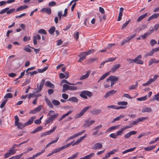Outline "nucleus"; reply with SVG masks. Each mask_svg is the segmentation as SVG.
Segmentation results:
<instances>
[{
    "instance_id": "obj_1",
    "label": "nucleus",
    "mask_w": 159,
    "mask_h": 159,
    "mask_svg": "<svg viewBox=\"0 0 159 159\" xmlns=\"http://www.w3.org/2000/svg\"><path fill=\"white\" fill-rule=\"evenodd\" d=\"M120 66V64H116L114 65L111 68L110 71L106 73L101 77L98 81V82H99L100 81L104 79L107 76L109 75H110V71L114 73L115 72L116 70Z\"/></svg>"
},
{
    "instance_id": "obj_2",
    "label": "nucleus",
    "mask_w": 159,
    "mask_h": 159,
    "mask_svg": "<svg viewBox=\"0 0 159 159\" xmlns=\"http://www.w3.org/2000/svg\"><path fill=\"white\" fill-rule=\"evenodd\" d=\"M15 125L17 126L19 129H22L25 126L24 124H22L19 122V119L17 116H15Z\"/></svg>"
},
{
    "instance_id": "obj_3",
    "label": "nucleus",
    "mask_w": 159,
    "mask_h": 159,
    "mask_svg": "<svg viewBox=\"0 0 159 159\" xmlns=\"http://www.w3.org/2000/svg\"><path fill=\"white\" fill-rule=\"evenodd\" d=\"M80 95L82 98L87 99L88 98L87 96L89 97H91L92 96V93L89 91L84 90L82 91L80 93Z\"/></svg>"
},
{
    "instance_id": "obj_4",
    "label": "nucleus",
    "mask_w": 159,
    "mask_h": 159,
    "mask_svg": "<svg viewBox=\"0 0 159 159\" xmlns=\"http://www.w3.org/2000/svg\"><path fill=\"white\" fill-rule=\"evenodd\" d=\"M90 107L87 106L85 107L79 113L77 114L75 117L76 118H78L82 116L88 110L89 108Z\"/></svg>"
},
{
    "instance_id": "obj_5",
    "label": "nucleus",
    "mask_w": 159,
    "mask_h": 159,
    "mask_svg": "<svg viewBox=\"0 0 159 159\" xmlns=\"http://www.w3.org/2000/svg\"><path fill=\"white\" fill-rule=\"evenodd\" d=\"M142 58V56L141 55H139L138 56L134 59V63L136 64H140L142 65L143 64V61L141 59Z\"/></svg>"
},
{
    "instance_id": "obj_6",
    "label": "nucleus",
    "mask_w": 159,
    "mask_h": 159,
    "mask_svg": "<svg viewBox=\"0 0 159 159\" xmlns=\"http://www.w3.org/2000/svg\"><path fill=\"white\" fill-rule=\"evenodd\" d=\"M57 128L56 126H54L52 128V129L50 130L49 131H48L47 132L43 133L42 134L40 135V136L41 137H42L43 136H46L47 135H49L50 134L54 132L55 129H56Z\"/></svg>"
},
{
    "instance_id": "obj_7",
    "label": "nucleus",
    "mask_w": 159,
    "mask_h": 159,
    "mask_svg": "<svg viewBox=\"0 0 159 159\" xmlns=\"http://www.w3.org/2000/svg\"><path fill=\"white\" fill-rule=\"evenodd\" d=\"M45 82V80L43 79L40 83V84L39 87V84L38 83L37 84V87L38 89L37 91V92L39 93L41 90L42 88H43V86Z\"/></svg>"
},
{
    "instance_id": "obj_8",
    "label": "nucleus",
    "mask_w": 159,
    "mask_h": 159,
    "mask_svg": "<svg viewBox=\"0 0 159 159\" xmlns=\"http://www.w3.org/2000/svg\"><path fill=\"white\" fill-rule=\"evenodd\" d=\"M40 11L43 12H45L49 15L51 13V9L49 7L43 8Z\"/></svg>"
},
{
    "instance_id": "obj_9",
    "label": "nucleus",
    "mask_w": 159,
    "mask_h": 159,
    "mask_svg": "<svg viewBox=\"0 0 159 159\" xmlns=\"http://www.w3.org/2000/svg\"><path fill=\"white\" fill-rule=\"evenodd\" d=\"M87 136V134H85L84 136L80 137V139H77L76 141L72 144V146L77 145L80 143L82 140H83Z\"/></svg>"
},
{
    "instance_id": "obj_10",
    "label": "nucleus",
    "mask_w": 159,
    "mask_h": 159,
    "mask_svg": "<svg viewBox=\"0 0 159 159\" xmlns=\"http://www.w3.org/2000/svg\"><path fill=\"white\" fill-rule=\"evenodd\" d=\"M116 90H112L107 92L105 95L104 97L105 98H107L109 96H112L116 92Z\"/></svg>"
},
{
    "instance_id": "obj_11",
    "label": "nucleus",
    "mask_w": 159,
    "mask_h": 159,
    "mask_svg": "<svg viewBox=\"0 0 159 159\" xmlns=\"http://www.w3.org/2000/svg\"><path fill=\"white\" fill-rule=\"evenodd\" d=\"M118 80V78L116 76L111 75L108 78L107 80V81L108 82V81L110 80L111 81H116Z\"/></svg>"
},
{
    "instance_id": "obj_12",
    "label": "nucleus",
    "mask_w": 159,
    "mask_h": 159,
    "mask_svg": "<svg viewBox=\"0 0 159 159\" xmlns=\"http://www.w3.org/2000/svg\"><path fill=\"white\" fill-rule=\"evenodd\" d=\"M102 112L101 110L99 109H94L90 111V113L94 115H97Z\"/></svg>"
},
{
    "instance_id": "obj_13",
    "label": "nucleus",
    "mask_w": 159,
    "mask_h": 159,
    "mask_svg": "<svg viewBox=\"0 0 159 159\" xmlns=\"http://www.w3.org/2000/svg\"><path fill=\"white\" fill-rule=\"evenodd\" d=\"M102 145L100 143H96L94 144L92 148L93 149L96 150L97 149H100L102 147Z\"/></svg>"
},
{
    "instance_id": "obj_14",
    "label": "nucleus",
    "mask_w": 159,
    "mask_h": 159,
    "mask_svg": "<svg viewBox=\"0 0 159 159\" xmlns=\"http://www.w3.org/2000/svg\"><path fill=\"white\" fill-rule=\"evenodd\" d=\"M142 112H151L152 111V110L150 107H143L142 110Z\"/></svg>"
},
{
    "instance_id": "obj_15",
    "label": "nucleus",
    "mask_w": 159,
    "mask_h": 159,
    "mask_svg": "<svg viewBox=\"0 0 159 159\" xmlns=\"http://www.w3.org/2000/svg\"><path fill=\"white\" fill-rule=\"evenodd\" d=\"M90 73V70L87 71L85 75H84L80 77V78L79 79V80H82L88 78L89 77Z\"/></svg>"
},
{
    "instance_id": "obj_16",
    "label": "nucleus",
    "mask_w": 159,
    "mask_h": 159,
    "mask_svg": "<svg viewBox=\"0 0 159 159\" xmlns=\"http://www.w3.org/2000/svg\"><path fill=\"white\" fill-rule=\"evenodd\" d=\"M36 118L35 116L31 117L27 122L24 123V125L25 126L30 125L33 122L34 119Z\"/></svg>"
},
{
    "instance_id": "obj_17",
    "label": "nucleus",
    "mask_w": 159,
    "mask_h": 159,
    "mask_svg": "<svg viewBox=\"0 0 159 159\" xmlns=\"http://www.w3.org/2000/svg\"><path fill=\"white\" fill-rule=\"evenodd\" d=\"M36 118L35 116L31 117L27 122L24 123V125L25 126L30 125L33 122L34 119Z\"/></svg>"
},
{
    "instance_id": "obj_18",
    "label": "nucleus",
    "mask_w": 159,
    "mask_h": 159,
    "mask_svg": "<svg viewBox=\"0 0 159 159\" xmlns=\"http://www.w3.org/2000/svg\"><path fill=\"white\" fill-rule=\"evenodd\" d=\"M159 16V13H154L152 16L149 17L148 19V21H149L151 20L154 18L157 19Z\"/></svg>"
},
{
    "instance_id": "obj_19",
    "label": "nucleus",
    "mask_w": 159,
    "mask_h": 159,
    "mask_svg": "<svg viewBox=\"0 0 159 159\" xmlns=\"http://www.w3.org/2000/svg\"><path fill=\"white\" fill-rule=\"evenodd\" d=\"M83 53L81 52L78 55V57H80V58L78 60L79 62H81L86 58V56L85 55H83Z\"/></svg>"
},
{
    "instance_id": "obj_20",
    "label": "nucleus",
    "mask_w": 159,
    "mask_h": 159,
    "mask_svg": "<svg viewBox=\"0 0 159 159\" xmlns=\"http://www.w3.org/2000/svg\"><path fill=\"white\" fill-rule=\"evenodd\" d=\"M45 85L46 86L52 88H54L55 87L54 85L49 81L46 82Z\"/></svg>"
},
{
    "instance_id": "obj_21",
    "label": "nucleus",
    "mask_w": 159,
    "mask_h": 159,
    "mask_svg": "<svg viewBox=\"0 0 159 159\" xmlns=\"http://www.w3.org/2000/svg\"><path fill=\"white\" fill-rule=\"evenodd\" d=\"M65 149V148L64 146L61 147L57 148H56L55 149L53 150V152L54 154L55 153H57V152H58L60 151H61Z\"/></svg>"
},
{
    "instance_id": "obj_22",
    "label": "nucleus",
    "mask_w": 159,
    "mask_h": 159,
    "mask_svg": "<svg viewBox=\"0 0 159 159\" xmlns=\"http://www.w3.org/2000/svg\"><path fill=\"white\" fill-rule=\"evenodd\" d=\"M69 85H68L66 84H64L63 85V89L62 90V92H65L66 91L69 90Z\"/></svg>"
},
{
    "instance_id": "obj_23",
    "label": "nucleus",
    "mask_w": 159,
    "mask_h": 159,
    "mask_svg": "<svg viewBox=\"0 0 159 159\" xmlns=\"http://www.w3.org/2000/svg\"><path fill=\"white\" fill-rule=\"evenodd\" d=\"M68 101L72 102H77L78 100L76 97H73L69 98Z\"/></svg>"
},
{
    "instance_id": "obj_24",
    "label": "nucleus",
    "mask_w": 159,
    "mask_h": 159,
    "mask_svg": "<svg viewBox=\"0 0 159 159\" xmlns=\"http://www.w3.org/2000/svg\"><path fill=\"white\" fill-rule=\"evenodd\" d=\"M94 154V153H90L89 155H86L83 158H81L80 159H90L92 157Z\"/></svg>"
},
{
    "instance_id": "obj_25",
    "label": "nucleus",
    "mask_w": 159,
    "mask_h": 159,
    "mask_svg": "<svg viewBox=\"0 0 159 159\" xmlns=\"http://www.w3.org/2000/svg\"><path fill=\"white\" fill-rule=\"evenodd\" d=\"M28 7V6L27 5H24L22 6H21L16 9V11H22L25 9L27 8Z\"/></svg>"
},
{
    "instance_id": "obj_26",
    "label": "nucleus",
    "mask_w": 159,
    "mask_h": 159,
    "mask_svg": "<svg viewBox=\"0 0 159 159\" xmlns=\"http://www.w3.org/2000/svg\"><path fill=\"white\" fill-rule=\"evenodd\" d=\"M119 125H117L115 126H112L108 129L107 130V132H109L112 130H114L116 129V128H119Z\"/></svg>"
},
{
    "instance_id": "obj_27",
    "label": "nucleus",
    "mask_w": 159,
    "mask_h": 159,
    "mask_svg": "<svg viewBox=\"0 0 159 159\" xmlns=\"http://www.w3.org/2000/svg\"><path fill=\"white\" fill-rule=\"evenodd\" d=\"M159 62V60H157L155 59H151L149 62V65H151L153 63Z\"/></svg>"
},
{
    "instance_id": "obj_28",
    "label": "nucleus",
    "mask_w": 159,
    "mask_h": 159,
    "mask_svg": "<svg viewBox=\"0 0 159 159\" xmlns=\"http://www.w3.org/2000/svg\"><path fill=\"white\" fill-rule=\"evenodd\" d=\"M55 27L54 26H52L49 29V32L51 34H53L55 31Z\"/></svg>"
},
{
    "instance_id": "obj_29",
    "label": "nucleus",
    "mask_w": 159,
    "mask_h": 159,
    "mask_svg": "<svg viewBox=\"0 0 159 159\" xmlns=\"http://www.w3.org/2000/svg\"><path fill=\"white\" fill-rule=\"evenodd\" d=\"M147 13L140 16L138 19L137 21L139 22L147 16Z\"/></svg>"
},
{
    "instance_id": "obj_30",
    "label": "nucleus",
    "mask_w": 159,
    "mask_h": 159,
    "mask_svg": "<svg viewBox=\"0 0 159 159\" xmlns=\"http://www.w3.org/2000/svg\"><path fill=\"white\" fill-rule=\"evenodd\" d=\"M138 82H136L135 85H132L130 86L129 88V90H132L135 89L138 86Z\"/></svg>"
},
{
    "instance_id": "obj_31",
    "label": "nucleus",
    "mask_w": 159,
    "mask_h": 159,
    "mask_svg": "<svg viewBox=\"0 0 159 159\" xmlns=\"http://www.w3.org/2000/svg\"><path fill=\"white\" fill-rule=\"evenodd\" d=\"M52 102L53 104L55 106L59 105L60 104V103L59 101L55 99L52 100Z\"/></svg>"
},
{
    "instance_id": "obj_32",
    "label": "nucleus",
    "mask_w": 159,
    "mask_h": 159,
    "mask_svg": "<svg viewBox=\"0 0 159 159\" xmlns=\"http://www.w3.org/2000/svg\"><path fill=\"white\" fill-rule=\"evenodd\" d=\"M29 71H27L26 70V75H28L29 74H30V76H31L32 75H33L35 74H36L38 73V72L36 71H34L32 72H29Z\"/></svg>"
},
{
    "instance_id": "obj_33",
    "label": "nucleus",
    "mask_w": 159,
    "mask_h": 159,
    "mask_svg": "<svg viewBox=\"0 0 159 159\" xmlns=\"http://www.w3.org/2000/svg\"><path fill=\"white\" fill-rule=\"evenodd\" d=\"M45 102L48 104V105L50 107L52 108L53 106L51 103V102L47 98H46L45 99Z\"/></svg>"
},
{
    "instance_id": "obj_34",
    "label": "nucleus",
    "mask_w": 159,
    "mask_h": 159,
    "mask_svg": "<svg viewBox=\"0 0 159 159\" xmlns=\"http://www.w3.org/2000/svg\"><path fill=\"white\" fill-rule=\"evenodd\" d=\"M156 146H150L147 147H145L144 148V150L147 151H148L153 149L155 148Z\"/></svg>"
},
{
    "instance_id": "obj_35",
    "label": "nucleus",
    "mask_w": 159,
    "mask_h": 159,
    "mask_svg": "<svg viewBox=\"0 0 159 159\" xmlns=\"http://www.w3.org/2000/svg\"><path fill=\"white\" fill-rule=\"evenodd\" d=\"M147 99V96L146 95L141 98H137V100L138 101H143L146 100Z\"/></svg>"
},
{
    "instance_id": "obj_36",
    "label": "nucleus",
    "mask_w": 159,
    "mask_h": 159,
    "mask_svg": "<svg viewBox=\"0 0 159 159\" xmlns=\"http://www.w3.org/2000/svg\"><path fill=\"white\" fill-rule=\"evenodd\" d=\"M48 66H46L45 68H43L42 69H38V72L39 73H43L48 68Z\"/></svg>"
},
{
    "instance_id": "obj_37",
    "label": "nucleus",
    "mask_w": 159,
    "mask_h": 159,
    "mask_svg": "<svg viewBox=\"0 0 159 159\" xmlns=\"http://www.w3.org/2000/svg\"><path fill=\"white\" fill-rule=\"evenodd\" d=\"M94 50L93 49L90 50L87 52H83V55H85L86 56L89 54H90L92 53Z\"/></svg>"
},
{
    "instance_id": "obj_38",
    "label": "nucleus",
    "mask_w": 159,
    "mask_h": 159,
    "mask_svg": "<svg viewBox=\"0 0 159 159\" xmlns=\"http://www.w3.org/2000/svg\"><path fill=\"white\" fill-rule=\"evenodd\" d=\"M44 151L45 150H43L40 152H38L36 154H35L33 155L32 156L33 158L34 159L36 157H37L38 156H39V155H40L41 154L43 153V152H44Z\"/></svg>"
},
{
    "instance_id": "obj_39",
    "label": "nucleus",
    "mask_w": 159,
    "mask_h": 159,
    "mask_svg": "<svg viewBox=\"0 0 159 159\" xmlns=\"http://www.w3.org/2000/svg\"><path fill=\"white\" fill-rule=\"evenodd\" d=\"M124 130V129L123 127L121 128L119 131L116 132L117 135L118 136L121 135L123 134V132Z\"/></svg>"
},
{
    "instance_id": "obj_40",
    "label": "nucleus",
    "mask_w": 159,
    "mask_h": 159,
    "mask_svg": "<svg viewBox=\"0 0 159 159\" xmlns=\"http://www.w3.org/2000/svg\"><path fill=\"white\" fill-rule=\"evenodd\" d=\"M124 116L120 115L119 116H117L113 120V121L112 122H113L116 121L118 120H120L121 118H123L124 117Z\"/></svg>"
},
{
    "instance_id": "obj_41",
    "label": "nucleus",
    "mask_w": 159,
    "mask_h": 159,
    "mask_svg": "<svg viewBox=\"0 0 159 159\" xmlns=\"http://www.w3.org/2000/svg\"><path fill=\"white\" fill-rule=\"evenodd\" d=\"M135 148H136V147H134V148H130V149H127L126 150L123 152L122 153L123 154H125V153H126L132 151H134Z\"/></svg>"
},
{
    "instance_id": "obj_42",
    "label": "nucleus",
    "mask_w": 159,
    "mask_h": 159,
    "mask_svg": "<svg viewBox=\"0 0 159 159\" xmlns=\"http://www.w3.org/2000/svg\"><path fill=\"white\" fill-rule=\"evenodd\" d=\"M16 150L14 149L11 148V149L9 150L8 151V152L10 153L11 155H13L16 152Z\"/></svg>"
},
{
    "instance_id": "obj_43",
    "label": "nucleus",
    "mask_w": 159,
    "mask_h": 159,
    "mask_svg": "<svg viewBox=\"0 0 159 159\" xmlns=\"http://www.w3.org/2000/svg\"><path fill=\"white\" fill-rule=\"evenodd\" d=\"M58 139L59 138H58L55 140L52 141L51 142L48 143V144L46 145V148L48 147L51 144L56 143Z\"/></svg>"
},
{
    "instance_id": "obj_44",
    "label": "nucleus",
    "mask_w": 159,
    "mask_h": 159,
    "mask_svg": "<svg viewBox=\"0 0 159 159\" xmlns=\"http://www.w3.org/2000/svg\"><path fill=\"white\" fill-rule=\"evenodd\" d=\"M127 104V102L125 101L119 102L117 103V104L119 105L125 106Z\"/></svg>"
},
{
    "instance_id": "obj_45",
    "label": "nucleus",
    "mask_w": 159,
    "mask_h": 159,
    "mask_svg": "<svg viewBox=\"0 0 159 159\" xmlns=\"http://www.w3.org/2000/svg\"><path fill=\"white\" fill-rule=\"evenodd\" d=\"M58 114H55L54 115H53L50 117H49V118L51 119V120L52 121L54 119L56 118L57 116H58Z\"/></svg>"
},
{
    "instance_id": "obj_46",
    "label": "nucleus",
    "mask_w": 159,
    "mask_h": 159,
    "mask_svg": "<svg viewBox=\"0 0 159 159\" xmlns=\"http://www.w3.org/2000/svg\"><path fill=\"white\" fill-rule=\"evenodd\" d=\"M66 83L67 84H68L69 85H72V84H74L72 83H71L69 82L66 80H62L61 82V84H62L63 83Z\"/></svg>"
},
{
    "instance_id": "obj_47",
    "label": "nucleus",
    "mask_w": 159,
    "mask_h": 159,
    "mask_svg": "<svg viewBox=\"0 0 159 159\" xmlns=\"http://www.w3.org/2000/svg\"><path fill=\"white\" fill-rule=\"evenodd\" d=\"M157 43V42L155 39H152L150 42V43L151 46H153L154 45Z\"/></svg>"
},
{
    "instance_id": "obj_48",
    "label": "nucleus",
    "mask_w": 159,
    "mask_h": 159,
    "mask_svg": "<svg viewBox=\"0 0 159 159\" xmlns=\"http://www.w3.org/2000/svg\"><path fill=\"white\" fill-rule=\"evenodd\" d=\"M154 51H153V50L152 49L148 53H146L145 55V57H148L149 56H151L152 55V54L154 53Z\"/></svg>"
},
{
    "instance_id": "obj_49",
    "label": "nucleus",
    "mask_w": 159,
    "mask_h": 159,
    "mask_svg": "<svg viewBox=\"0 0 159 159\" xmlns=\"http://www.w3.org/2000/svg\"><path fill=\"white\" fill-rule=\"evenodd\" d=\"M12 97V95L11 93H8L6 94L4 96V98H11Z\"/></svg>"
},
{
    "instance_id": "obj_50",
    "label": "nucleus",
    "mask_w": 159,
    "mask_h": 159,
    "mask_svg": "<svg viewBox=\"0 0 159 159\" xmlns=\"http://www.w3.org/2000/svg\"><path fill=\"white\" fill-rule=\"evenodd\" d=\"M38 32L39 33L42 34H47V32L45 30L43 29H41L39 30L38 31Z\"/></svg>"
},
{
    "instance_id": "obj_51",
    "label": "nucleus",
    "mask_w": 159,
    "mask_h": 159,
    "mask_svg": "<svg viewBox=\"0 0 159 159\" xmlns=\"http://www.w3.org/2000/svg\"><path fill=\"white\" fill-rule=\"evenodd\" d=\"M148 117H142L141 118H139L138 119V120L139 122L140 121H142L145 120H146L148 119Z\"/></svg>"
},
{
    "instance_id": "obj_52",
    "label": "nucleus",
    "mask_w": 159,
    "mask_h": 159,
    "mask_svg": "<svg viewBox=\"0 0 159 159\" xmlns=\"http://www.w3.org/2000/svg\"><path fill=\"white\" fill-rule=\"evenodd\" d=\"M130 21V20H129L127 22H126L122 26L121 28L122 29H123L125 28L126 27V26L129 24V22Z\"/></svg>"
},
{
    "instance_id": "obj_53",
    "label": "nucleus",
    "mask_w": 159,
    "mask_h": 159,
    "mask_svg": "<svg viewBox=\"0 0 159 159\" xmlns=\"http://www.w3.org/2000/svg\"><path fill=\"white\" fill-rule=\"evenodd\" d=\"M9 9V7H7L4 9H2L0 12V14H2L6 12H7V11Z\"/></svg>"
},
{
    "instance_id": "obj_54",
    "label": "nucleus",
    "mask_w": 159,
    "mask_h": 159,
    "mask_svg": "<svg viewBox=\"0 0 159 159\" xmlns=\"http://www.w3.org/2000/svg\"><path fill=\"white\" fill-rule=\"evenodd\" d=\"M156 100L157 101H159V93L155 95L154 98L153 99V100Z\"/></svg>"
},
{
    "instance_id": "obj_55",
    "label": "nucleus",
    "mask_w": 159,
    "mask_h": 159,
    "mask_svg": "<svg viewBox=\"0 0 159 159\" xmlns=\"http://www.w3.org/2000/svg\"><path fill=\"white\" fill-rule=\"evenodd\" d=\"M129 41L128 38H127L126 39H125L122 41L121 43V45H123L125 43L128 42Z\"/></svg>"
},
{
    "instance_id": "obj_56",
    "label": "nucleus",
    "mask_w": 159,
    "mask_h": 159,
    "mask_svg": "<svg viewBox=\"0 0 159 159\" xmlns=\"http://www.w3.org/2000/svg\"><path fill=\"white\" fill-rule=\"evenodd\" d=\"M77 89V88L76 86H69V90H76Z\"/></svg>"
},
{
    "instance_id": "obj_57",
    "label": "nucleus",
    "mask_w": 159,
    "mask_h": 159,
    "mask_svg": "<svg viewBox=\"0 0 159 159\" xmlns=\"http://www.w3.org/2000/svg\"><path fill=\"white\" fill-rule=\"evenodd\" d=\"M95 122V121L94 120H91L90 122V123H89V124H84V125L86 127H88L91 124H93Z\"/></svg>"
},
{
    "instance_id": "obj_58",
    "label": "nucleus",
    "mask_w": 159,
    "mask_h": 159,
    "mask_svg": "<svg viewBox=\"0 0 159 159\" xmlns=\"http://www.w3.org/2000/svg\"><path fill=\"white\" fill-rule=\"evenodd\" d=\"M7 101V99H5L1 104L0 107L1 108H3L5 106V104Z\"/></svg>"
},
{
    "instance_id": "obj_59",
    "label": "nucleus",
    "mask_w": 159,
    "mask_h": 159,
    "mask_svg": "<svg viewBox=\"0 0 159 159\" xmlns=\"http://www.w3.org/2000/svg\"><path fill=\"white\" fill-rule=\"evenodd\" d=\"M62 98L65 100H66L68 98V95L66 93H63L62 95Z\"/></svg>"
},
{
    "instance_id": "obj_60",
    "label": "nucleus",
    "mask_w": 159,
    "mask_h": 159,
    "mask_svg": "<svg viewBox=\"0 0 159 159\" xmlns=\"http://www.w3.org/2000/svg\"><path fill=\"white\" fill-rule=\"evenodd\" d=\"M15 10V8L11 9L9 10H8L7 12V14H10L13 12Z\"/></svg>"
},
{
    "instance_id": "obj_61",
    "label": "nucleus",
    "mask_w": 159,
    "mask_h": 159,
    "mask_svg": "<svg viewBox=\"0 0 159 159\" xmlns=\"http://www.w3.org/2000/svg\"><path fill=\"white\" fill-rule=\"evenodd\" d=\"M110 136L111 138L113 139H116L117 138V134H116L115 133H112L110 135Z\"/></svg>"
},
{
    "instance_id": "obj_62",
    "label": "nucleus",
    "mask_w": 159,
    "mask_h": 159,
    "mask_svg": "<svg viewBox=\"0 0 159 159\" xmlns=\"http://www.w3.org/2000/svg\"><path fill=\"white\" fill-rule=\"evenodd\" d=\"M151 34V32H148L145 33L143 35L141 36V37L143 38V39H145L147 35H149Z\"/></svg>"
},
{
    "instance_id": "obj_63",
    "label": "nucleus",
    "mask_w": 159,
    "mask_h": 159,
    "mask_svg": "<svg viewBox=\"0 0 159 159\" xmlns=\"http://www.w3.org/2000/svg\"><path fill=\"white\" fill-rule=\"evenodd\" d=\"M42 106L40 105L38 106L37 107L35 108V109L36 110V111L37 112L39 111L41 109Z\"/></svg>"
},
{
    "instance_id": "obj_64",
    "label": "nucleus",
    "mask_w": 159,
    "mask_h": 159,
    "mask_svg": "<svg viewBox=\"0 0 159 159\" xmlns=\"http://www.w3.org/2000/svg\"><path fill=\"white\" fill-rule=\"evenodd\" d=\"M124 97L128 98L130 99H132V98L127 93H124L123 95Z\"/></svg>"
}]
</instances>
